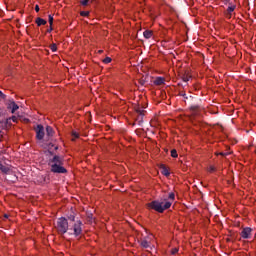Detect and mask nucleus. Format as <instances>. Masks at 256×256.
<instances>
[{
	"mask_svg": "<svg viewBox=\"0 0 256 256\" xmlns=\"http://www.w3.org/2000/svg\"><path fill=\"white\" fill-rule=\"evenodd\" d=\"M228 13H233L235 11V6H229L227 9Z\"/></svg>",
	"mask_w": 256,
	"mask_h": 256,
	"instance_id": "17",
	"label": "nucleus"
},
{
	"mask_svg": "<svg viewBox=\"0 0 256 256\" xmlns=\"http://www.w3.org/2000/svg\"><path fill=\"white\" fill-rule=\"evenodd\" d=\"M161 169H162V174H164L165 177H169L170 173H169V170L167 169V167H165V165H162Z\"/></svg>",
	"mask_w": 256,
	"mask_h": 256,
	"instance_id": "13",
	"label": "nucleus"
},
{
	"mask_svg": "<svg viewBox=\"0 0 256 256\" xmlns=\"http://www.w3.org/2000/svg\"><path fill=\"white\" fill-rule=\"evenodd\" d=\"M148 207H150V209H154V211H157L158 213H163V211L171 207V202L167 201L163 203L159 201H152L148 204Z\"/></svg>",
	"mask_w": 256,
	"mask_h": 256,
	"instance_id": "3",
	"label": "nucleus"
},
{
	"mask_svg": "<svg viewBox=\"0 0 256 256\" xmlns=\"http://www.w3.org/2000/svg\"><path fill=\"white\" fill-rule=\"evenodd\" d=\"M220 155H223L225 157L226 155H229V153H220Z\"/></svg>",
	"mask_w": 256,
	"mask_h": 256,
	"instance_id": "31",
	"label": "nucleus"
},
{
	"mask_svg": "<svg viewBox=\"0 0 256 256\" xmlns=\"http://www.w3.org/2000/svg\"><path fill=\"white\" fill-rule=\"evenodd\" d=\"M139 83L140 85H145V80H140Z\"/></svg>",
	"mask_w": 256,
	"mask_h": 256,
	"instance_id": "30",
	"label": "nucleus"
},
{
	"mask_svg": "<svg viewBox=\"0 0 256 256\" xmlns=\"http://www.w3.org/2000/svg\"><path fill=\"white\" fill-rule=\"evenodd\" d=\"M10 107L12 108L11 113H15L17 111V109H19V105H17L15 102H12L10 104Z\"/></svg>",
	"mask_w": 256,
	"mask_h": 256,
	"instance_id": "14",
	"label": "nucleus"
},
{
	"mask_svg": "<svg viewBox=\"0 0 256 256\" xmlns=\"http://www.w3.org/2000/svg\"><path fill=\"white\" fill-rule=\"evenodd\" d=\"M143 35H144L145 39H151V37H153V31L146 30V31H144Z\"/></svg>",
	"mask_w": 256,
	"mask_h": 256,
	"instance_id": "11",
	"label": "nucleus"
},
{
	"mask_svg": "<svg viewBox=\"0 0 256 256\" xmlns=\"http://www.w3.org/2000/svg\"><path fill=\"white\" fill-rule=\"evenodd\" d=\"M46 135L47 137H53V135H55V131L51 126L46 127Z\"/></svg>",
	"mask_w": 256,
	"mask_h": 256,
	"instance_id": "8",
	"label": "nucleus"
},
{
	"mask_svg": "<svg viewBox=\"0 0 256 256\" xmlns=\"http://www.w3.org/2000/svg\"><path fill=\"white\" fill-rule=\"evenodd\" d=\"M251 228H244L241 232V237L243 239H249L251 237Z\"/></svg>",
	"mask_w": 256,
	"mask_h": 256,
	"instance_id": "7",
	"label": "nucleus"
},
{
	"mask_svg": "<svg viewBox=\"0 0 256 256\" xmlns=\"http://www.w3.org/2000/svg\"><path fill=\"white\" fill-rule=\"evenodd\" d=\"M50 49H51V51H53V52L57 51V45H56V44L50 45Z\"/></svg>",
	"mask_w": 256,
	"mask_h": 256,
	"instance_id": "21",
	"label": "nucleus"
},
{
	"mask_svg": "<svg viewBox=\"0 0 256 256\" xmlns=\"http://www.w3.org/2000/svg\"><path fill=\"white\" fill-rule=\"evenodd\" d=\"M4 217H5V219H8V218H9V215L6 214V215H4Z\"/></svg>",
	"mask_w": 256,
	"mask_h": 256,
	"instance_id": "32",
	"label": "nucleus"
},
{
	"mask_svg": "<svg viewBox=\"0 0 256 256\" xmlns=\"http://www.w3.org/2000/svg\"><path fill=\"white\" fill-rule=\"evenodd\" d=\"M48 31H53V28H52V27H50V29H48Z\"/></svg>",
	"mask_w": 256,
	"mask_h": 256,
	"instance_id": "33",
	"label": "nucleus"
},
{
	"mask_svg": "<svg viewBox=\"0 0 256 256\" xmlns=\"http://www.w3.org/2000/svg\"><path fill=\"white\" fill-rule=\"evenodd\" d=\"M165 84V78L158 77L154 80V85H164Z\"/></svg>",
	"mask_w": 256,
	"mask_h": 256,
	"instance_id": "9",
	"label": "nucleus"
},
{
	"mask_svg": "<svg viewBox=\"0 0 256 256\" xmlns=\"http://www.w3.org/2000/svg\"><path fill=\"white\" fill-rule=\"evenodd\" d=\"M48 22L50 24V27H52L53 26V16L52 15H49Z\"/></svg>",
	"mask_w": 256,
	"mask_h": 256,
	"instance_id": "18",
	"label": "nucleus"
},
{
	"mask_svg": "<svg viewBox=\"0 0 256 256\" xmlns=\"http://www.w3.org/2000/svg\"><path fill=\"white\" fill-rule=\"evenodd\" d=\"M36 24L38 25V27H41V25H47V21L44 20L43 18H37Z\"/></svg>",
	"mask_w": 256,
	"mask_h": 256,
	"instance_id": "10",
	"label": "nucleus"
},
{
	"mask_svg": "<svg viewBox=\"0 0 256 256\" xmlns=\"http://www.w3.org/2000/svg\"><path fill=\"white\" fill-rule=\"evenodd\" d=\"M0 171L3 173V175H9V173H11V166L4 165L0 162Z\"/></svg>",
	"mask_w": 256,
	"mask_h": 256,
	"instance_id": "6",
	"label": "nucleus"
},
{
	"mask_svg": "<svg viewBox=\"0 0 256 256\" xmlns=\"http://www.w3.org/2000/svg\"><path fill=\"white\" fill-rule=\"evenodd\" d=\"M89 3V0H82L81 5L87 6Z\"/></svg>",
	"mask_w": 256,
	"mask_h": 256,
	"instance_id": "24",
	"label": "nucleus"
},
{
	"mask_svg": "<svg viewBox=\"0 0 256 256\" xmlns=\"http://www.w3.org/2000/svg\"><path fill=\"white\" fill-rule=\"evenodd\" d=\"M208 171H209L210 173H213V171H215V168H214L213 166H210V167L208 168Z\"/></svg>",
	"mask_w": 256,
	"mask_h": 256,
	"instance_id": "27",
	"label": "nucleus"
},
{
	"mask_svg": "<svg viewBox=\"0 0 256 256\" xmlns=\"http://www.w3.org/2000/svg\"><path fill=\"white\" fill-rule=\"evenodd\" d=\"M135 112L138 114V121L139 123L143 122V115H145V109L141 107L140 105H137L134 107Z\"/></svg>",
	"mask_w": 256,
	"mask_h": 256,
	"instance_id": "5",
	"label": "nucleus"
},
{
	"mask_svg": "<svg viewBox=\"0 0 256 256\" xmlns=\"http://www.w3.org/2000/svg\"><path fill=\"white\" fill-rule=\"evenodd\" d=\"M178 252H179V249H178V248L172 249V255H175V254L178 253Z\"/></svg>",
	"mask_w": 256,
	"mask_h": 256,
	"instance_id": "26",
	"label": "nucleus"
},
{
	"mask_svg": "<svg viewBox=\"0 0 256 256\" xmlns=\"http://www.w3.org/2000/svg\"><path fill=\"white\" fill-rule=\"evenodd\" d=\"M72 135H73L74 139L79 138V133H77V132H73Z\"/></svg>",
	"mask_w": 256,
	"mask_h": 256,
	"instance_id": "25",
	"label": "nucleus"
},
{
	"mask_svg": "<svg viewBox=\"0 0 256 256\" xmlns=\"http://www.w3.org/2000/svg\"><path fill=\"white\" fill-rule=\"evenodd\" d=\"M58 149H59V147L56 146V147H55V150H58Z\"/></svg>",
	"mask_w": 256,
	"mask_h": 256,
	"instance_id": "35",
	"label": "nucleus"
},
{
	"mask_svg": "<svg viewBox=\"0 0 256 256\" xmlns=\"http://www.w3.org/2000/svg\"><path fill=\"white\" fill-rule=\"evenodd\" d=\"M87 219H88V223H93V214L91 212H87Z\"/></svg>",
	"mask_w": 256,
	"mask_h": 256,
	"instance_id": "15",
	"label": "nucleus"
},
{
	"mask_svg": "<svg viewBox=\"0 0 256 256\" xmlns=\"http://www.w3.org/2000/svg\"><path fill=\"white\" fill-rule=\"evenodd\" d=\"M80 15L82 17H87L89 15V11H82V12H80Z\"/></svg>",
	"mask_w": 256,
	"mask_h": 256,
	"instance_id": "20",
	"label": "nucleus"
},
{
	"mask_svg": "<svg viewBox=\"0 0 256 256\" xmlns=\"http://www.w3.org/2000/svg\"><path fill=\"white\" fill-rule=\"evenodd\" d=\"M141 245H142V247L147 249V247H149V242L147 240H142Z\"/></svg>",
	"mask_w": 256,
	"mask_h": 256,
	"instance_id": "16",
	"label": "nucleus"
},
{
	"mask_svg": "<svg viewBox=\"0 0 256 256\" xmlns=\"http://www.w3.org/2000/svg\"><path fill=\"white\" fill-rule=\"evenodd\" d=\"M56 229L61 235H65V233L68 231L69 235L79 237V235L83 233V222H81V220H79L75 214H71L68 216V219L63 217L59 218Z\"/></svg>",
	"mask_w": 256,
	"mask_h": 256,
	"instance_id": "1",
	"label": "nucleus"
},
{
	"mask_svg": "<svg viewBox=\"0 0 256 256\" xmlns=\"http://www.w3.org/2000/svg\"><path fill=\"white\" fill-rule=\"evenodd\" d=\"M169 199H171V201H173L175 199V193L171 192L169 194Z\"/></svg>",
	"mask_w": 256,
	"mask_h": 256,
	"instance_id": "23",
	"label": "nucleus"
},
{
	"mask_svg": "<svg viewBox=\"0 0 256 256\" xmlns=\"http://www.w3.org/2000/svg\"><path fill=\"white\" fill-rule=\"evenodd\" d=\"M35 11H36L37 13H39V5H36V6H35Z\"/></svg>",
	"mask_w": 256,
	"mask_h": 256,
	"instance_id": "29",
	"label": "nucleus"
},
{
	"mask_svg": "<svg viewBox=\"0 0 256 256\" xmlns=\"http://www.w3.org/2000/svg\"><path fill=\"white\" fill-rule=\"evenodd\" d=\"M192 109H197V107H192Z\"/></svg>",
	"mask_w": 256,
	"mask_h": 256,
	"instance_id": "36",
	"label": "nucleus"
},
{
	"mask_svg": "<svg viewBox=\"0 0 256 256\" xmlns=\"http://www.w3.org/2000/svg\"><path fill=\"white\" fill-rule=\"evenodd\" d=\"M63 158L60 156H54L50 161L51 171L52 173H67V169L63 166Z\"/></svg>",
	"mask_w": 256,
	"mask_h": 256,
	"instance_id": "2",
	"label": "nucleus"
},
{
	"mask_svg": "<svg viewBox=\"0 0 256 256\" xmlns=\"http://www.w3.org/2000/svg\"><path fill=\"white\" fill-rule=\"evenodd\" d=\"M171 157H178V154H177V150H175V149H173L172 151H171Z\"/></svg>",
	"mask_w": 256,
	"mask_h": 256,
	"instance_id": "19",
	"label": "nucleus"
},
{
	"mask_svg": "<svg viewBox=\"0 0 256 256\" xmlns=\"http://www.w3.org/2000/svg\"><path fill=\"white\" fill-rule=\"evenodd\" d=\"M11 121H13V123H17V117L16 116H12L11 118H8L6 120V125H11Z\"/></svg>",
	"mask_w": 256,
	"mask_h": 256,
	"instance_id": "12",
	"label": "nucleus"
},
{
	"mask_svg": "<svg viewBox=\"0 0 256 256\" xmlns=\"http://www.w3.org/2000/svg\"><path fill=\"white\" fill-rule=\"evenodd\" d=\"M183 81H184L185 83H187V81H189V77L184 76V77H183Z\"/></svg>",
	"mask_w": 256,
	"mask_h": 256,
	"instance_id": "28",
	"label": "nucleus"
},
{
	"mask_svg": "<svg viewBox=\"0 0 256 256\" xmlns=\"http://www.w3.org/2000/svg\"><path fill=\"white\" fill-rule=\"evenodd\" d=\"M98 53H103V50H99Z\"/></svg>",
	"mask_w": 256,
	"mask_h": 256,
	"instance_id": "34",
	"label": "nucleus"
},
{
	"mask_svg": "<svg viewBox=\"0 0 256 256\" xmlns=\"http://www.w3.org/2000/svg\"><path fill=\"white\" fill-rule=\"evenodd\" d=\"M35 132H36V138L39 141L43 140V138L45 137V128L43 127V125L41 124L37 125V127L35 128Z\"/></svg>",
	"mask_w": 256,
	"mask_h": 256,
	"instance_id": "4",
	"label": "nucleus"
},
{
	"mask_svg": "<svg viewBox=\"0 0 256 256\" xmlns=\"http://www.w3.org/2000/svg\"><path fill=\"white\" fill-rule=\"evenodd\" d=\"M103 63H111V57H106L104 60H103Z\"/></svg>",
	"mask_w": 256,
	"mask_h": 256,
	"instance_id": "22",
	"label": "nucleus"
}]
</instances>
